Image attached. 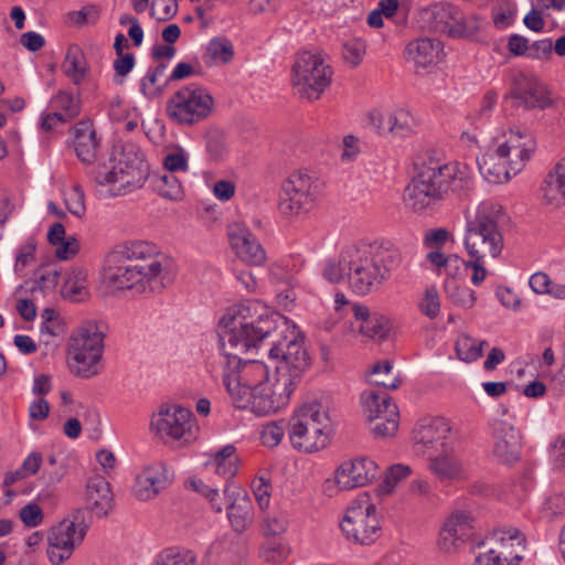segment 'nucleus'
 Returning a JSON list of instances; mask_svg holds the SVG:
<instances>
[{
	"label": "nucleus",
	"mask_w": 565,
	"mask_h": 565,
	"mask_svg": "<svg viewBox=\"0 0 565 565\" xmlns=\"http://www.w3.org/2000/svg\"><path fill=\"white\" fill-rule=\"evenodd\" d=\"M473 518L468 511L454 512L444 523L439 534V546L444 552H451L457 542L469 536Z\"/></svg>",
	"instance_id": "28"
},
{
	"label": "nucleus",
	"mask_w": 565,
	"mask_h": 565,
	"mask_svg": "<svg viewBox=\"0 0 565 565\" xmlns=\"http://www.w3.org/2000/svg\"><path fill=\"white\" fill-rule=\"evenodd\" d=\"M151 430L164 441L190 443L195 439L198 425L193 413L178 405H162L152 415Z\"/></svg>",
	"instance_id": "11"
},
{
	"label": "nucleus",
	"mask_w": 565,
	"mask_h": 565,
	"mask_svg": "<svg viewBox=\"0 0 565 565\" xmlns=\"http://www.w3.org/2000/svg\"><path fill=\"white\" fill-rule=\"evenodd\" d=\"M450 426L441 417L423 418L414 430V440L426 449L439 451L450 446Z\"/></svg>",
	"instance_id": "23"
},
{
	"label": "nucleus",
	"mask_w": 565,
	"mask_h": 565,
	"mask_svg": "<svg viewBox=\"0 0 565 565\" xmlns=\"http://www.w3.org/2000/svg\"><path fill=\"white\" fill-rule=\"evenodd\" d=\"M61 296L71 302L87 300L90 296L87 286V271L81 267L72 268L62 285Z\"/></svg>",
	"instance_id": "34"
},
{
	"label": "nucleus",
	"mask_w": 565,
	"mask_h": 565,
	"mask_svg": "<svg viewBox=\"0 0 565 565\" xmlns=\"http://www.w3.org/2000/svg\"><path fill=\"white\" fill-rule=\"evenodd\" d=\"M548 452L553 469L565 470V434H561L552 440Z\"/></svg>",
	"instance_id": "52"
},
{
	"label": "nucleus",
	"mask_w": 565,
	"mask_h": 565,
	"mask_svg": "<svg viewBox=\"0 0 565 565\" xmlns=\"http://www.w3.org/2000/svg\"><path fill=\"white\" fill-rule=\"evenodd\" d=\"M70 18L76 24L95 23L99 18V9L98 7L90 4L78 11L71 12Z\"/></svg>",
	"instance_id": "63"
},
{
	"label": "nucleus",
	"mask_w": 565,
	"mask_h": 565,
	"mask_svg": "<svg viewBox=\"0 0 565 565\" xmlns=\"http://www.w3.org/2000/svg\"><path fill=\"white\" fill-rule=\"evenodd\" d=\"M540 198L544 205L565 206V157L546 173L540 186Z\"/></svg>",
	"instance_id": "26"
},
{
	"label": "nucleus",
	"mask_w": 565,
	"mask_h": 565,
	"mask_svg": "<svg viewBox=\"0 0 565 565\" xmlns=\"http://www.w3.org/2000/svg\"><path fill=\"white\" fill-rule=\"evenodd\" d=\"M85 527L73 520H63L54 525L47 536V557L53 565L67 561L85 536Z\"/></svg>",
	"instance_id": "13"
},
{
	"label": "nucleus",
	"mask_w": 565,
	"mask_h": 565,
	"mask_svg": "<svg viewBox=\"0 0 565 565\" xmlns=\"http://www.w3.org/2000/svg\"><path fill=\"white\" fill-rule=\"evenodd\" d=\"M449 298L454 303L466 308H471L476 302V294L468 287L456 286L454 290L449 291Z\"/></svg>",
	"instance_id": "60"
},
{
	"label": "nucleus",
	"mask_w": 565,
	"mask_h": 565,
	"mask_svg": "<svg viewBox=\"0 0 565 565\" xmlns=\"http://www.w3.org/2000/svg\"><path fill=\"white\" fill-rule=\"evenodd\" d=\"M473 185L471 168L463 162H443L428 157L404 191V201L413 211H424L450 193L466 195Z\"/></svg>",
	"instance_id": "3"
},
{
	"label": "nucleus",
	"mask_w": 565,
	"mask_h": 565,
	"mask_svg": "<svg viewBox=\"0 0 565 565\" xmlns=\"http://www.w3.org/2000/svg\"><path fill=\"white\" fill-rule=\"evenodd\" d=\"M175 274L174 259L160 249H113L105 258L103 285L110 294L142 295L163 288Z\"/></svg>",
	"instance_id": "2"
},
{
	"label": "nucleus",
	"mask_w": 565,
	"mask_h": 565,
	"mask_svg": "<svg viewBox=\"0 0 565 565\" xmlns=\"http://www.w3.org/2000/svg\"><path fill=\"white\" fill-rule=\"evenodd\" d=\"M483 545L497 548L507 563L519 565L525 550V536L515 527L497 529L487 536Z\"/></svg>",
	"instance_id": "21"
},
{
	"label": "nucleus",
	"mask_w": 565,
	"mask_h": 565,
	"mask_svg": "<svg viewBox=\"0 0 565 565\" xmlns=\"http://www.w3.org/2000/svg\"><path fill=\"white\" fill-rule=\"evenodd\" d=\"M226 233L232 247H262V243L243 223L233 222L228 224Z\"/></svg>",
	"instance_id": "41"
},
{
	"label": "nucleus",
	"mask_w": 565,
	"mask_h": 565,
	"mask_svg": "<svg viewBox=\"0 0 565 565\" xmlns=\"http://www.w3.org/2000/svg\"><path fill=\"white\" fill-rule=\"evenodd\" d=\"M340 527L351 542L362 545L375 542L381 530L376 507L366 499L354 502L348 508Z\"/></svg>",
	"instance_id": "12"
},
{
	"label": "nucleus",
	"mask_w": 565,
	"mask_h": 565,
	"mask_svg": "<svg viewBox=\"0 0 565 565\" xmlns=\"http://www.w3.org/2000/svg\"><path fill=\"white\" fill-rule=\"evenodd\" d=\"M445 15L450 17L441 31L452 38H473L484 25V19L477 14H460L457 11L452 15V9L444 10Z\"/></svg>",
	"instance_id": "31"
},
{
	"label": "nucleus",
	"mask_w": 565,
	"mask_h": 565,
	"mask_svg": "<svg viewBox=\"0 0 565 565\" xmlns=\"http://www.w3.org/2000/svg\"><path fill=\"white\" fill-rule=\"evenodd\" d=\"M477 249H470V259L463 262L466 268L472 269L471 282L476 286L480 285L487 277V270L483 266L481 257L477 256Z\"/></svg>",
	"instance_id": "58"
},
{
	"label": "nucleus",
	"mask_w": 565,
	"mask_h": 565,
	"mask_svg": "<svg viewBox=\"0 0 565 565\" xmlns=\"http://www.w3.org/2000/svg\"><path fill=\"white\" fill-rule=\"evenodd\" d=\"M411 472L409 467L404 465H394L392 466L383 481L377 486L376 491L380 495H386L393 492L397 483L406 478Z\"/></svg>",
	"instance_id": "46"
},
{
	"label": "nucleus",
	"mask_w": 565,
	"mask_h": 565,
	"mask_svg": "<svg viewBox=\"0 0 565 565\" xmlns=\"http://www.w3.org/2000/svg\"><path fill=\"white\" fill-rule=\"evenodd\" d=\"M419 311L428 317L435 319L440 312L439 294L436 286L431 285L425 289L424 297L418 303Z\"/></svg>",
	"instance_id": "50"
},
{
	"label": "nucleus",
	"mask_w": 565,
	"mask_h": 565,
	"mask_svg": "<svg viewBox=\"0 0 565 565\" xmlns=\"http://www.w3.org/2000/svg\"><path fill=\"white\" fill-rule=\"evenodd\" d=\"M370 121L380 135H392L398 138L413 135L417 127L415 117L405 108L374 110L370 114Z\"/></svg>",
	"instance_id": "16"
},
{
	"label": "nucleus",
	"mask_w": 565,
	"mask_h": 565,
	"mask_svg": "<svg viewBox=\"0 0 565 565\" xmlns=\"http://www.w3.org/2000/svg\"><path fill=\"white\" fill-rule=\"evenodd\" d=\"M54 111L62 113V118L70 121L81 113V98L79 94L60 89L50 102Z\"/></svg>",
	"instance_id": "39"
},
{
	"label": "nucleus",
	"mask_w": 565,
	"mask_h": 565,
	"mask_svg": "<svg viewBox=\"0 0 565 565\" xmlns=\"http://www.w3.org/2000/svg\"><path fill=\"white\" fill-rule=\"evenodd\" d=\"M41 332L50 335H58L63 332V323L58 312L53 308H45L42 313Z\"/></svg>",
	"instance_id": "51"
},
{
	"label": "nucleus",
	"mask_w": 565,
	"mask_h": 565,
	"mask_svg": "<svg viewBox=\"0 0 565 565\" xmlns=\"http://www.w3.org/2000/svg\"><path fill=\"white\" fill-rule=\"evenodd\" d=\"M333 72L319 52L305 51L297 55L291 71L296 95L309 102L318 100L330 86Z\"/></svg>",
	"instance_id": "8"
},
{
	"label": "nucleus",
	"mask_w": 565,
	"mask_h": 565,
	"mask_svg": "<svg viewBox=\"0 0 565 565\" xmlns=\"http://www.w3.org/2000/svg\"><path fill=\"white\" fill-rule=\"evenodd\" d=\"M476 565H511V563H507L498 550L489 545L486 552L480 553L476 557Z\"/></svg>",
	"instance_id": "64"
},
{
	"label": "nucleus",
	"mask_w": 565,
	"mask_h": 565,
	"mask_svg": "<svg viewBox=\"0 0 565 565\" xmlns=\"http://www.w3.org/2000/svg\"><path fill=\"white\" fill-rule=\"evenodd\" d=\"M360 331L367 338L382 340L390 331L388 319L383 315L373 313L371 319L365 323H361Z\"/></svg>",
	"instance_id": "47"
},
{
	"label": "nucleus",
	"mask_w": 565,
	"mask_h": 565,
	"mask_svg": "<svg viewBox=\"0 0 565 565\" xmlns=\"http://www.w3.org/2000/svg\"><path fill=\"white\" fill-rule=\"evenodd\" d=\"M287 520L282 515L268 514L263 521V534L265 536L281 535L287 530Z\"/></svg>",
	"instance_id": "57"
},
{
	"label": "nucleus",
	"mask_w": 565,
	"mask_h": 565,
	"mask_svg": "<svg viewBox=\"0 0 565 565\" xmlns=\"http://www.w3.org/2000/svg\"><path fill=\"white\" fill-rule=\"evenodd\" d=\"M87 500L98 516H105L113 508V493L109 482L100 476L92 477L86 486Z\"/></svg>",
	"instance_id": "32"
},
{
	"label": "nucleus",
	"mask_w": 565,
	"mask_h": 565,
	"mask_svg": "<svg viewBox=\"0 0 565 565\" xmlns=\"http://www.w3.org/2000/svg\"><path fill=\"white\" fill-rule=\"evenodd\" d=\"M21 521L29 527H35L43 521V512L36 503H29L19 512Z\"/></svg>",
	"instance_id": "59"
},
{
	"label": "nucleus",
	"mask_w": 565,
	"mask_h": 565,
	"mask_svg": "<svg viewBox=\"0 0 565 565\" xmlns=\"http://www.w3.org/2000/svg\"><path fill=\"white\" fill-rule=\"evenodd\" d=\"M329 411L319 402L307 403L288 419V438L291 446L303 454L324 449L330 441Z\"/></svg>",
	"instance_id": "6"
},
{
	"label": "nucleus",
	"mask_w": 565,
	"mask_h": 565,
	"mask_svg": "<svg viewBox=\"0 0 565 565\" xmlns=\"http://www.w3.org/2000/svg\"><path fill=\"white\" fill-rule=\"evenodd\" d=\"M61 70L76 86L81 85L89 74L85 55L79 46L71 45L62 62Z\"/></svg>",
	"instance_id": "35"
},
{
	"label": "nucleus",
	"mask_w": 565,
	"mask_h": 565,
	"mask_svg": "<svg viewBox=\"0 0 565 565\" xmlns=\"http://www.w3.org/2000/svg\"><path fill=\"white\" fill-rule=\"evenodd\" d=\"M237 462L238 460L235 455V447L227 445L216 451L213 459L207 465L213 466L215 472L223 477L226 480V483H230L228 480L237 472Z\"/></svg>",
	"instance_id": "38"
},
{
	"label": "nucleus",
	"mask_w": 565,
	"mask_h": 565,
	"mask_svg": "<svg viewBox=\"0 0 565 565\" xmlns=\"http://www.w3.org/2000/svg\"><path fill=\"white\" fill-rule=\"evenodd\" d=\"M354 253L349 282L356 294L365 295L375 284H382L386 279L387 269H382L373 259L363 258L360 255V249H354Z\"/></svg>",
	"instance_id": "18"
},
{
	"label": "nucleus",
	"mask_w": 565,
	"mask_h": 565,
	"mask_svg": "<svg viewBox=\"0 0 565 565\" xmlns=\"http://www.w3.org/2000/svg\"><path fill=\"white\" fill-rule=\"evenodd\" d=\"M365 54V44L360 40H351L343 45V58L352 66H358Z\"/></svg>",
	"instance_id": "56"
},
{
	"label": "nucleus",
	"mask_w": 565,
	"mask_h": 565,
	"mask_svg": "<svg viewBox=\"0 0 565 565\" xmlns=\"http://www.w3.org/2000/svg\"><path fill=\"white\" fill-rule=\"evenodd\" d=\"M493 455L502 463L511 465L519 460L521 436L513 424L504 419L492 423Z\"/></svg>",
	"instance_id": "19"
},
{
	"label": "nucleus",
	"mask_w": 565,
	"mask_h": 565,
	"mask_svg": "<svg viewBox=\"0 0 565 565\" xmlns=\"http://www.w3.org/2000/svg\"><path fill=\"white\" fill-rule=\"evenodd\" d=\"M149 172L141 148L134 142H125L113 150L107 161L98 162L89 174L107 195L120 196L141 189Z\"/></svg>",
	"instance_id": "4"
},
{
	"label": "nucleus",
	"mask_w": 565,
	"mask_h": 565,
	"mask_svg": "<svg viewBox=\"0 0 565 565\" xmlns=\"http://www.w3.org/2000/svg\"><path fill=\"white\" fill-rule=\"evenodd\" d=\"M104 324L96 320H87L79 324L67 342V367L70 372L83 380L100 374L104 354Z\"/></svg>",
	"instance_id": "5"
},
{
	"label": "nucleus",
	"mask_w": 565,
	"mask_h": 565,
	"mask_svg": "<svg viewBox=\"0 0 565 565\" xmlns=\"http://www.w3.org/2000/svg\"><path fill=\"white\" fill-rule=\"evenodd\" d=\"M364 413L370 422L380 420L388 416L391 407H397L392 398L384 392L365 391L361 396Z\"/></svg>",
	"instance_id": "36"
},
{
	"label": "nucleus",
	"mask_w": 565,
	"mask_h": 565,
	"mask_svg": "<svg viewBox=\"0 0 565 565\" xmlns=\"http://www.w3.org/2000/svg\"><path fill=\"white\" fill-rule=\"evenodd\" d=\"M353 256H355L354 249H342L340 253L328 257L322 264V277L331 284H338L344 277H349Z\"/></svg>",
	"instance_id": "33"
},
{
	"label": "nucleus",
	"mask_w": 565,
	"mask_h": 565,
	"mask_svg": "<svg viewBox=\"0 0 565 565\" xmlns=\"http://www.w3.org/2000/svg\"><path fill=\"white\" fill-rule=\"evenodd\" d=\"M195 559V555L189 550L170 547L159 553L152 565H193Z\"/></svg>",
	"instance_id": "42"
},
{
	"label": "nucleus",
	"mask_w": 565,
	"mask_h": 565,
	"mask_svg": "<svg viewBox=\"0 0 565 565\" xmlns=\"http://www.w3.org/2000/svg\"><path fill=\"white\" fill-rule=\"evenodd\" d=\"M273 342L268 365L243 361L239 353L257 347L277 329L275 315L258 300H246L227 309L218 322L220 365L223 384L237 408L267 416L286 407L309 366L303 335L285 320Z\"/></svg>",
	"instance_id": "1"
},
{
	"label": "nucleus",
	"mask_w": 565,
	"mask_h": 565,
	"mask_svg": "<svg viewBox=\"0 0 565 565\" xmlns=\"http://www.w3.org/2000/svg\"><path fill=\"white\" fill-rule=\"evenodd\" d=\"M227 497V519L234 532L242 534L249 529L254 522V508L250 499L238 487L225 483L223 489Z\"/></svg>",
	"instance_id": "20"
},
{
	"label": "nucleus",
	"mask_w": 565,
	"mask_h": 565,
	"mask_svg": "<svg viewBox=\"0 0 565 565\" xmlns=\"http://www.w3.org/2000/svg\"><path fill=\"white\" fill-rule=\"evenodd\" d=\"M61 267L52 262H41L34 271L33 278L25 282L26 289L30 291L34 300L45 299L55 295L58 279L61 276Z\"/></svg>",
	"instance_id": "29"
},
{
	"label": "nucleus",
	"mask_w": 565,
	"mask_h": 565,
	"mask_svg": "<svg viewBox=\"0 0 565 565\" xmlns=\"http://www.w3.org/2000/svg\"><path fill=\"white\" fill-rule=\"evenodd\" d=\"M163 166L168 170L167 173L173 174L174 172L188 170V160L182 152H172L164 157Z\"/></svg>",
	"instance_id": "62"
},
{
	"label": "nucleus",
	"mask_w": 565,
	"mask_h": 565,
	"mask_svg": "<svg viewBox=\"0 0 565 565\" xmlns=\"http://www.w3.org/2000/svg\"><path fill=\"white\" fill-rule=\"evenodd\" d=\"M488 345L487 341H478L468 334L458 337L455 350L459 360L470 363L477 361L483 352V348Z\"/></svg>",
	"instance_id": "40"
},
{
	"label": "nucleus",
	"mask_w": 565,
	"mask_h": 565,
	"mask_svg": "<svg viewBox=\"0 0 565 565\" xmlns=\"http://www.w3.org/2000/svg\"><path fill=\"white\" fill-rule=\"evenodd\" d=\"M428 468L440 481H455L467 477L465 463L451 446L430 455Z\"/></svg>",
	"instance_id": "25"
},
{
	"label": "nucleus",
	"mask_w": 565,
	"mask_h": 565,
	"mask_svg": "<svg viewBox=\"0 0 565 565\" xmlns=\"http://www.w3.org/2000/svg\"><path fill=\"white\" fill-rule=\"evenodd\" d=\"M502 206L492 201L481 202L472 218L467 220L465 247H503L504 238L498 226Z\"/></svg>",
	"instance_id": "10"
},
{
	"label": "nucleus",
	"mask_w": 565,
	"mask_h": 565,
	"mask_svg": "<svg viewBox=\"0 0 565 565\" xmlns=\"http://www.w3.org/2000/svg\"><path fill=\"white\" fill-rule=\"evenodd\" d=\"M290 553L289 546L281 540L267 541L259 550V557L268 563H281Z\"/></svg>",
	"instance_id": "45"
},
{
	"label": "nucleus",
	"mask_w": 565,
	"mask_h": 565,
	"mask_svg": "<svg viewBox=\"0 0 565 565\" xmlns=\"http://www.w3.org/2000/svg\"><path fill=\"white\" fill-rule=\"evenodd\" d=\"M178 11L177 0H153L151 15L159 21L172 19Z\"/></svg>",
	"instance_id": "55"
},
{
	"label": "nucleus",
	"mask_w": 565,
	"mask_h": 565,
	"mask_svg": "<svg viewBox=\"0 0 565 565\" xmlns=\"http://www.w3.org/2000/svg\"><path fill=\"white\" fill-rule=\"evenodd\" d=\"M234 56L232 42L225 36L213 38L205 46L203 55L207 65L227 64Z\"/></svg>",
	"instance_id": "37"
},
{
	"label": "nucleus",
	"mask_w": 565,
	"mask_h": 565,
	"mask_svg": "<svg viewBox=\"0 0 565 565\" xmlns=\"http://www.w3.org/2000/svg\"><path fill=\"white\" fill-rule=\"evenodd\" d=\"M252 489L259 508H267L270 500L269 484L267 480L263 477L254 480L252 482Z\"/></svg>",
	"instance_id": "61"
},
{
	"label": "nucleus",
	"mask_w": 565,
	"mask_h": 565,
	"mask_svg": "<svg viewBox=\"0 0 565 565\" xmlns=\"http://www.w3.org/2000/svg\"><path fill=\"white\" fill-rule=\"evenodd\" d=\"M156 189L162 198L169 200H180L183 194L181 182L171 173L162 174L157 181Z\"/></svg>",
	"instance_id": "48"
},
{
	"label": "nucleus",
	"mask_w": 565,
	"mask_h": 565,
	"mask_svg": "<svg viewBox=\"0 0 565 565\" xmlns=\"http://www.w3.org/2000/svg\"><path fill=\"white\" fill-rule=\"evenodd\" d=\"M510 96L525 109H546L554 105L546 85L534 75L518 74L513 78Z\"/></svg>",
	"instance_id": "14"
},
{
	"label": "nucleus",
	"mask_w": 565,
	"mask_h": 565,
	"mask_svg": "<svg viewBox=\"0 0 565 565\" xmlns=\"http://www.w3.org/2000/svg\"><path fill=\"white\" fill-rule=\"evenodd\" d=\"M169 484L167 468L162 462L148 466L136 478L134 492L141 501L153 499L161 490Z\"/></svg>",
	"instance_id": "27"
},
{
	"label": "nucleus",
	"mask_w": 565,
	"mask_h": 565,
	"mask_svg": "<svg viewBox=\"0 0 565 565\" xmlns=\"http://www.w3.org/2000/svg\"><path fill=\"white\" fill-rule=\"evenodd\" d=\"M443 52L441 42L430 38H420L411 41L404 51L405 58L412 63L416 73L429 72L440 61Z\"/></svg>",
	"instance_id": "22"
},
{
	"label": "nucleus",
	"mask_w": 565,
	"mask_h": 565,
	"mask_svg": "<svg viewBox=\"0 0 565 565\" xmlns=\"http://www.w3.org/2000/svg\"><path fill=\"white\" fill-rule=\"evenodd\" d=\"M323 182L312 171L298 169L281 183L278 207L287 217H300L310 213L318 204Z\"/></svg>",
	"instance_id": "7"
},
{
	"label": "nucleus",
	"mask_w": 565,
	"mask_h": 565,
	"mask_svg": "<svg viewBox=\"0 0 565 565\" xmlns=\"http://www.w3.org/2000/svg\"><path fill=\"white\" fill-rule=\"evenodd\" d=\"M398 407H391L388 416L380 420H374L371 430L376 437H391L394 436L398 428Z\"/></svg>",
	"instance_id": "49"
},
{
	"label": "nucleus",
	"mask_w": 565,
	"mask_h": 565,
	"mask_svg": "<svg viewBox=\"0 0 565 565\" xmlns=\"http://www.w3.org/2000/svg\"><path fill=\"white\" fill-rule=\"evenodd\" d=\"M85 196L84 192L78 185L72 186L65 194V204L67 210L81 217L85 213Z\"/></svg>",
	"instance_id": "53"
},
{
	"label": "nucleus",
	"mask_w": 565,
	"mask_h": 565,
	"mask_svg": "<svg viewBox=\"0 0 565 565\" xmlns=\"http://www.w3.org/2000/svg\"><path fill=\"white\" fill-rule=\"evenodd\" d=\"M508 151L509 146L497 147L478 159L479 171L489 183H504L516 175V172L510 169V163L507 160Z\"/></svg>",
	"instance_id": "24"
},
{
	"label": "nucleus",
	"mask_w": 565,
	"mask_h": 565,
	"mask_svg": "<svg viewBox=\"0 0 565 565\" xmlns=\"http://www.w3.org/2000/svg\"><path fill=\"white\" fill-rule=\"evenodd\" d=\"M214 98L199 84H188L174 92L167 102V116L179 125H194L213 113Z\"/></svg>",
	"instance_id": "9"
},
{
	"label": "nucleus",
	"mask_w": 565,
	"mask_h": 565,
	"mask_svg": "<svg viewBox=\"0 0 565 565\" xmlns=\"http://www.w3.org/2000/svg\"><path fill=\"white\" fill-rule=\"evenodd\" d=\"M99 139L89 121H79L74 127V149L77 158L86 164L93 163L98 156Z\"/></svg>",
	"instance_id": "30"
},
{
	"label": "nucleus",
	"mask_w": 565,
	"mask_h": 565,
	"mask_svg": "<svg viewBox=\"0 0 565 565\" xmlns=\"http://www.w3.org/2000/svg\"><path fill=\"white\" fill-rule=\"evenodd\" d=\"M286 430L288 431V422L276 420L269 422L262 427L260 440L267 448L277 447L282 440Z\"/></svg>",
	"instance_id": "44"
},
{
	"label": "nucleus",
	"mask_w": 565,
	"mask_h": 565,
	"mask_svg": "<svg viewBox=\"0 0 565 565\" xmlns=\"http://www.w3.org/2000/svg\"><path fill=\"white\" fill-rule=\"evenodd\" d=\"M166 67V64H159L157 67L150 68L141 78L140 90L148 99H153L161 95L162 87L159 84V77L163 75Z\"/></svg>",
	"instance_id": "43"
},
{
	"label": "nucleus",
	"mask_w": 565,
	"mask_h": 565,
	"mask_svg": "<svg viewBox=\"0 0 565 565\" xmlns=\"http://www.w3.org/2000/svg\"><path fill=\"white\" fill-rule=\"evenodd\" d=\"M504 141L498 147L509 146L507 160L513 172L520 173L536 149V140L531 131L519 127L510 128L504 134Z\"/></svg>",
	"instance_id": "17"
},
{
	"label": "nucleus",
	"mask_w": 565,
	"mask_h": 565,
	"mask_svg": "<svg viewBox=\"0 0 565 565\" xmlns=\"http://www.w3.org/2000/svg\"><path fill=\"white\" fill-rule=\"evenodd\" d=\"M447 244H455L454 235L448 230L439 227L426 231L424 245L441 247Z\"/></svg>",
	"instance_id": "54"
},
{
	"label": "nucleus",
	"mask_w": 565,
	"mask_h": 565,
	"mask_svg": "<svg viewBox=\"0 0 565 565\" xmlns=\"http://www.w3.org/2000/svg\"><path fill=\"white\" fill-rule=\"evenodd\" d=\"M379 475V466L369 457L343 461L335 470L334 480L342 490L364 487Z\"/></svg>",
	"instance_id": "15"
}]
</instances>
